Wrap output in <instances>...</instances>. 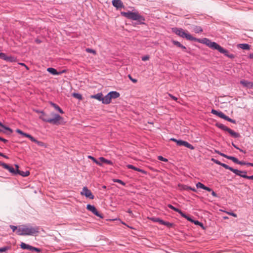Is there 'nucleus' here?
I'll list each match as a JSON object with an SVG mask.
<instances>
[{"mask_svg": "<svg viewBox=\"0 0 253 253\" xmlns=\"http://www.w3.org/2000/svg\"><path fill=\"white\" fill-rule=\"evenodd\" d=\"M114 182H118V183H119L120 184H121L122 185H125V183L123 181H122L121 180H120V179H114L113 180Z\"/></svg>", "mask_w": 253, "mask_h": 253, "instance_id": "39", "label": "nucleus"}, {"mask_svg": "<svg viewBox=\"0 0 253 253\" xmlns=\"http://www.w3.org/2000/svg\"><path fill=\"white\" fill-rule=\"evenodd\" d=\"M158 159L159 160H161V161H164V162H167L168 161V160L167 159L163 158L162 156H159L158 157Z\"/></svg>", "mask_w": 253, "mask_h": 253, "instance_id": "52", "label": "nucleus"}, {"mask_svg": "<svg viewBox=\"0 0 253 253\" xmlns=\"http://www.w3.org/2000/svg\"><path fill=\"white\" fill-rule=\"evenodd\" d=\"M86 209L88 211H91L93 214H94L97 216L99 217L100 218L103 217L102 215L97 211V209L94 206L88 204L86 206Z\"/></svg>", "mask_w": 253, "mask_h": 253, "instance_id": "7", "label": "nucleus"}, {"mask_svg": "<svg viewBox=\"0 0 253 253\" xmlns=\"http://www.w3.org/2000/svg\"><path fill=\"white\" fill-rule=\"evenodd\" d=\"M184 217L185 218H186L187 220H188L189 221H190L191 222H194V221L190 217L187 216L186 215V217Z\"/></svg>", "mask_w": 253, "mask_h": 253, "instance_id": "60", "label": "nucleus"}, {"mask_svg": "<svg viewBox=\"0 0 253 253\" xmlns=\"http://www.w3.org/2000/svg\"><path fill=\"white\" fill-rule=\"evenodd\" d=\"M81 195L85 196L86 197L90 199H94V196L92 195L90 190L87 189V187H84L83 188L82 191L81 192Z\"/></svg>", "mask_w": 253, "mask_h": 253, "instance_id": "8", "label": "nucleus"}, {"mask_svg": "<svg viewBox=\"0 0 253 253\" xmlns=\"http://www.w3.org/2000/svg\"><path fill=\"white\" fill-rule=\"evenodd\" d=\"M99 160L101 162L107 164L108 165H113V163L112 162V161H111L110 160H107V159H105L103 157H100L99 158Z\"/></svg>", "mask_w": 253, "mask_h": 253, "instance_id": "23", "label": "nucleus"}, {"mask_svg": "<svg viewBox=\"0 0 253 253\" xmlns=\"http://www.w3.org/2000/svg\"><path fill=\"white\" fill-rule=\"evenodd\" d=\"M10 227L12 230L13 232H16L18 229V226L17 227L14 225H10Z\"/></svg>", "mask_w": 253, "mask_h": 253, "instance_id": "41", "label": "nucleus"}, {"mask_svg": "<svg viewBox=\"0 0 253 253\" xmlns=\"http://www.w3.org/2000/svg\"><path fill=\"white\" fill-rule=\"evenodd\" d=\"M112 4L114 6L117 7V8L124 7L123 3L121 0H113L112 1Z\"/></svg>", "mask_w": 253, "mask_h": 253, "instance_id": "15", "label": "nucleus"}, {"mask_svg": "<svg viewBox=\"0 0 253 253\" xmlns=\"http://www.w3.org/2000/svg\"><path fill=\"white\" fill-rule=\"evenodd\" d=\"M246 162H244V161H240L239 160H238V162H237V164H239V165H246Z\"/></svg>", "mask_w": 253, "mask_h": 253, "instance_id": "55", "label": "nucleus"}, {"mask_svg": "<svg viewBox=\"0 0 253 253\" xmlns=\"http://www.w3.org/2000/svg\"><path fill=\"white\" fill-rule=\"evenodd\" d=\"M39 114V118L42 121L53 125H61L63 122V118L54 112L46 113L43 111L36 110Z\"/></svg>", "mask_w": 253, "mask_h": 253, "instance_id": "1", "label": "nucleus"}, {"mask_svg": "<svg viewBox=\"0 0 253 253\" xmlns=\"http://www.w3.org/2000/svg\"><path fill=\"white\" fill-rule=\"evenodd\" d=\"M88 158L91 160H92L94 163H95L97 165H99V166H102V163H100L99 161H97V160H96L94 157L91 156H88Z\"/></svg>", "mask_w": 253, "mask_h": 253, "instance_id": "27", "label": "nucleus"}, {"mask_svg": "<svg viewBox=\"0 0 253 253\" xmlns=\"http://www.w3.org/2000/svg\"><path fill=\"white\" fill-rule=\"evenodd\" d=\"M253 163H249V162H246V165L248 166H252V167Z\"/></svg>", "mask_w": 253, "mask_h": 253, "instance_id": "62", "label": "nucleus"}, {"mask_svg": "<svg viewBox=\"0 0 253 253\" xmlns=\"http://www.w3.org/2000/svg\"><path fill=\"white\" fill-rule=\"evenodd\" d=\"M172 31L179 36L182 38H185L188 40L191 41H196L197 40L195 38L193 37L188 32H185L182 29L174 28H172Z\"/></svg>", "mask_w": 253, "mask_h": 253, "instance_id": "3", "label": "nucleus"}, {"mask_svg": "<svg viewBox=\"0 0 253 253\" xmlns=\"http://www.w3.org/2000/svg\"><path fill=\"white\" fill-rule=\"evenodd\" d=\"M16 131L17 133H19L20 134H22V135H23L24 136H25V134H27V133L23 132L22 130H20L19 129H16Z\"/></svg>", "mask_w": 253, "mask_h": 253, "instance_id": "47", "label": "nucleus"}, {"mask_svg": "<svg viewBox=\"0 0 253 253\" xmlns=\"http://www.w3.org/2000/svg\"><path fill=\"white\" fill-rule=\"evenodd\" d=\"M211 113H213V114L216 115L217 116H218L219 117L218 114L222 113V112H218L215 110L212 109L211 111Z\"/></svg>", "mask_w": 253, "mask_h": 253, "instance_id": "45", "label": "nucleus"}, {"mask_svg": "<svg viewBox=\"0 0 253 253\" xmlns=\"http://www.w3.org/2000/svg\"><path fill=\"white\" fill-rule=\"evenodd\" d=\"M0 58L6 61H12L13 58L11 57H8L4 53H0Z\"/></svg>", "mask_w": 253, "mask_h": 253, "instance_id": "21", "label": "nucleus"}, {"mask_svg": "<svg viewBox=\"0 0 253 253\" xmlns=\"http://www.w3.org/2000/svg\"><path fill=\"white\" fill-rule=\"evenodd\" d=\"M168 207H169L170 209L174 210V211L179 213L182 216L186 217V214H185L181 210H179V209L174 207L171 205H168Z\"/></svg>", "mask_w": 253, "mask_h": 253, "instance_id": "19", "label": "nucleus"}, {"mask_svg": "<svg viewBox=\"0 0 253 253\" xmlns=\"http://www.w3.org/2000/svg\"><path fill=\"white\" fill-rule=\"evenodd\" d=\"M149 56L148 55L144 56L142 57V60L144 61L148 60L149 59Z\"/></svg>", "mask_w": 253, "mask_h": 253, "instance_id": "51", "label": "nucleus"}, {"mask_svg": "<svg viewBox=\"0 0 253 253\" xmlns=\"http://www.w3.org/2000/svg\"><path fill=\"white\" fill-rule=\"evenodd\" d=\"M127 168L128 169H133L134 170H135L136 169V167H134L133 166L131 165H127L126 166Z\"/></svg>", "mask_w": 253, "mask_h": 253, "instance_id": "53", "label": "nucleus"}, {"mask_svg": "<svg viewBox=\"0 0 253 253\" xmlns=\"http://www.w3.org/2000/svg\"><path fill=\"white\" fill-rule=\"evenodd\" d=\"M240 83L243 86L245 87L248 88H253V82L243 80H241Z\"/></svg>", "mask_w": 253, "mask_h": 253, "instance_id": "9", "label": "nucleus"}, {"mask_svg": "<svg viewBox=\"0 0 253 253\" xmlns=\"http://www.w3.org/2000/svg\"><path fill=\"white\" fill-rule=\"evenodd\" d=\"M242 176L245 178L253 180V175L251 176H248L247 175L244 174Z\"/></svg>", "mask_w": 253, "mask_h": 253, "instance_id": "42", "label": "nucleus"}, {"mask_svg": "<svg viewBox=\"0 0 253 253\" xmlns=\"http://www.w3.org/2000/svg\"><path fill=\"white\" fill-rule=\"evenodd\" d=\"M0 156H2L6 159H8V157L6 155H4L3 154H2L0 152Z\"/></svg>", "mask_w": 253, "mask_h": 253, "instance_id": "63", "label": "nucleus"}, {"mask_svg": "<svg viewBox=\"0 0 253 253\" xmlns=\"http://www.w3.org/2000/svg\"><path fill=\"white\" fill-rule=\"evenodd\" d=\"M184 141L181 140H177L176 143H177V144L178 146H183V144Z\"/></svg>", "mask_w": 253, "mask_h": 253, "instance_id": "46", "label": "nucleus"}, {"mask_svg": "<svg viewBox=\"0 0 253 253\" xmlns=\"http://www.w3.org/2000/svg\"><path fill=\"white\" fill-rule=\"evenodd\" d=\"M227 213H228V214L231 215H232V216H233L234 217H237V214L236 213H234V212H228Z\"/></svg>", "mask_w": 253, "mask_h": 253, "instance_id": "59", "label": "nucleus"}, {"mask_svg": "<svg viewBox=\"0 0 253 253\" xmlns=\"http://www.w3.org/2000/svg\"><path fill=\"white\" fill-rule=\"evenodd\" d=\"M47 71L53 75H59L62 73H64L65 72L64 71H63L61 72H58L55 69L53 68H47Z\"/></svg>", "mask_w": 253, "mask_h": 253, "instance_id": "16", "label": "nucleus"}, {"mask_svg": "<svg viewBox=\"0 0 253 253\" xmlns=\"http://www.w3.org/2000/svg\"><path fill=\"white\" fill-rule=\"evenodd\" d=\"M109 94L111 99L112 98H117L120 96V93L117 91H111L109 93Z\"/></svg>", "mask_w": 253, "mask_h": 253, "instance_id": "22", "label": "nucleus"}, {"mask_svg": "<svg viewBox=\"0 0 253 253\" xmlns=\"http://www.w3.org/2000/svg\"><path fill=\"white\" fill-rule=\"evenodd\" d=\"M219 117L222 119H223L233 124H236V121L230 118L229 117L225 115L223 113H219Z\"/></svg>", "mask_w": 253, "mask_h": 253, "instance_id": "14", "label": "nucleus"}, {"mask_svg": "<svg viewBox=\"0 0 253 253\" xmlns=\"http://www.w3.org/2000/svg\"><path fill=\"white\" fill-rule=\"evenodd\" d=\"M169 96H170L172 99H173L175 101H177V98L173 96L172 94H169Z\"/></svg>", "mask_w": 253, "mask_h": 253, "instance_id": "56", "label": "nucleus"}, {"mask_svg": "<svg viewBox=\"0 0 253 253\" xmlns=\"http://www.w3.org/2000/svg\"><path fill=\"white\" fill-rule=\"evenodd\" d=\"M183 146H184L186 147L187 148H188L191 150L194 149V147L192 145H191L190 144H189V143H188L187 142L185 141H184Z\"/></svg>", "mask_w": 253, "mask_h": 253, "instance_id": "29", "label": "nucleus"}, {"mask_svg": "<svg viewBox=\"0 0 253 253\" xmlns=\"http://www.w3.org/2000/svg\"><path fill=\"white\" fill-rule=\"evenodd\" d=\"M72 95L75 98H77V99H78L79 100H82V98H83L82 95L81 94H79V93H73Z\"/></svg>", "mask_w": 253, "mask_h": 253, "instance_id": "31", "label": "nucleus"}, {"mask_svg": "<svg viewBox=\"0 0 253 253\" xmlns=\"http://www.w3.org/2000/svg\"><path fill=\"white\" fill-rule=\"evenodd\" d=\"M193 31L196 33H199L202 31V29L200 27H196L194 28Z\"/></svg>", "mask_w": 253, "mask_h": 253, "instance_id": "35", "label": "nucleus"}, {"mask_svg": "<svg viewBox=\"0 0 253 253\" xmlns=\"http://www.w3.org/2000/svg\"><path fill=\"white\" fill-rule=\"evenodd\" d=\"M159 222L163 225H168L169 224V223L165 222V221H164L163 220H162L161 219H160Z\"/></svg>", "mask_w": 253, "mask_h": 253, "instance_id": "54", "label": "nucleus"}, {"mask_svg": "<svg viewBox=\"0 0 253 253\" xmlns=\"http://www.w3.org/2000/svg\"><path fill=\"white\" fill-rule=\"evenodd\" d=\"M226 159H228L229 160H230L231 161H232L234 163L237 164V162H238V159L233 157V156H227V157Z\"/></svg>", "mask_w": 253, "mask_h": 253, "instance_id": "30", "label": "nucleus"}, {"mask_svg": "<svg viewBox=\"0 0 253 253\" xmlns=\"http://www.w3.org/2000/svg\"><path fill=\"white\" fill-rule=\"evenodd\" d=\"M36 143H37L39 146H43V143L41 142V141H39L38 140H37V142H36Z\"/></svg>", "mask_w": 253, "mask_h": 253, "instance_id": "58", "label": "nucleus"}, {"mask_svg": "<svg viewBox=\"0 0 253 253\" xmlns=\"http://www.w3.org/2000/svg\"><path fill=\"white\" fill-rule=\"evenodd\" d=\"M50 104H51V105L52 106H53L56 110L58 111L61 114H63L64 113V112L60 108V107L59 106H58L57 105H56V104L53 103V102H50Z\"/></svg>", "mask_w": 253, "mask_h": 253, "instance_id": "24", "label": "nucleus"}, {"mask_svg": "<svg viewBox=\"0 0 253 253\" xmlns=\"http://www.w3.org/2000/svg\"><path fill=\"white\" fill-rule=\"evenodd\" d=\"M216 126L219 128L223 130L227 131V129H228V127L222 124L221 123H217L216 124Z\"/></svg>", "mask_w": 253, "mask_h": 253, "instance_id": "25", "label": "nucleus"}, {"mask_svg": "<svg viewBox=\"0 0 253 253\" xmlns=\"http://www.w3.org/2000/svg\"><path fill=\"white\" fill-rule=\"evenodd\" d=\"M0 140L1 141H3V142H4V143H6V142H7V140H6V139H4V138H2V137H0Z\"/></svg>", "mask_w": 253, "mask_h": 253, "instance_id": "61", "label": "nucleus"}, {"mask_svg": "<svg viewBox=\"0 0 253 253\" xmlns=\"http://www.w3.org/2000/svg\"><path fill=\"white\" fill-rule=\"evenodd\" d=\"M182 189L183 190H192L193 191H195V190L194 189H192L191 188L189 187H188L186 185H183L182 186Z\"/></svg>", "mask_w": 253, "mask_h": 253, "instance_id": "40", "label": "nucleus"}, {"mask_svg": "<svg viewBox=\"0 0 253 253\" xmlns=\"http://www.w3.org/2000/svg\"><path fill=\"white\" fill-rule=\"evenodd\" d=\"M121 15L126 17L127 18L132 19L133 20H137L141 21L144 20V18L141 15H140L138 12H121Z\"/></svg>", "mask_w": 253, "mask_h": 253, "instance_id": "4", "label": "nucleus"}, {"mask_svg": "<svg viewBox=\"0 0 253 253\" xmlns=\"http://www.w3.org/2000/svg\"><path fill=\"white\" fill-rule=\"evenodd\" d=\"M239 46L243 49L249 50L250 49V45L247 43L240 44Z\"/></svg>", "mask_w": 253, "mask_h": 253, "instance_id": "26", "label": "nucleus"}, {"mask_svg": "<svg viewBox=\"0 0 253 253\" xmlns=\"http://www.w3.org/2000/svg\"><path fill=\"white\" fill-rule=\"evenodd\" d=\"M216 152L217 154H218L219 155H220V156H222V157H224V158H227V156H228V155H226V154H223V153H221V152H219V151H216Z\"/></svg>", "mask_w": 253, "mask_h": 253, "instance_id": "48", "label": "nucleus"}, {"mask_svg": "<svg viewBox=\"0 0 253 253\" xmlns=\"http://www.w3.org/2000/svg\"><path fill=\"white\" fill-rule=\"evenodd\" d=\"M129 79L134 83H136L137 81L136 79H133L131 76L129 75L128 76Z\"/></svg>", "mask_w": 253, "mask_h": 253, "instance_id": "50", "label": "nucleus"}, {"mask_svg": "<svg viewBox=\"0 0 253 253\" xmlns=\"http://www.w3.org/2000/svg\"><path fill=\"white\" fill-rule=\"evenodd\" d=\"M207 191H208L211 193V195H212L214 197H217V194L214 192L209 187H207Z\"/></svg>", "mask_w": 253, "mask_h": 253, "instance_id": "28", "label": "nucleus"}, {"mask_svg": "<svg viewBox=\"0 0 253 253\" xmlns=\"http://www.w3.org/2000/svg\"><path fill=\"white\" fill-rule=\"evenodd\" d=\"M10 249V247L8 246H5L2 248H0V253L5 252L8 250Z\"/></svg>", "mask_w": 253, "mask_h": 253, "instance_id": "34", "label": "nucleus"}, {"mask_svg": "<svg viewBox=\"0 0 253 253\" xmlns=\"http://www.w3.org/2000/svg\"><path fill=\"white\" fill-rule=\"evenodd\" d=\"M196 186L197 188H202L203 189H206V186L200 182L197 183L196 184Z\"/></svg>", "mask_w": 253, "mask_h": 253, "instance_id": "33", "label": "nucleus"}, {"mask_svg": "<svg viewBox=\"0 0 253 253\" xmlns=\"http://www.w3.org/2000/svg\"><path fill=\"white\" fill-rule=\"evenodd\" d=\"M0 126L2 127V128H4L5 129H6L7 130H8L10 133H12V130L9 127H6V126H3L2 124V123L0 122Z\"/></svg>", "mask_w": 253, "mask_h": 253, "instance_id": "36", "label": "nucleus"}, {"mask_svg": "<svg viewBox=\"0 0 253 253\" xmlns=\"http://www.w3.org/2000/svg\"><path fill=\"white\" fill-rule=\"evenodd\" d=\"M39 228L38 227H34L31 226L22 225L18 226V230L16 234L18 235H33L38 233Z\"/></svg>", "mask_w": 253, "mask_h": 253, "instance_id": "2", "label": "nucleus"}, {"mask_svg": "<svg viewBox=\"0 0 253 253\" xmlns=\"http://www.w3.org/2000/svg\"><path fill=\"white\" fill-rule=\"evenodd\" d=\"M160 219V218H153V220L154 221H155V222H159V221Z\"/></svg>", "mask_w": 253, "mask_h": 253, "instance_id": "64", "label": "nucleus"}, {"mask_svg": "<svg viewBox=\"0 0 253 253\" xmlns=\"http://www.w3.org/2000/svg\"><path fill=\"white\" fill-rule=\"evenodd\" d=\"M25 136L29 138L32 142H34L35 143L37 142V139L29 134H25Z\"/></svg>", "mask_w": 253, "mask_h": 253, "instance_id": "32", "label": "nucleus"}, {"mask_svg": "<svg viewBox=\"0 0 253 253\" xmlns=\"http://www.w3.org/2000/svg\"><path fill=\"white\" fill-rule=\"evenodd\" d=\"M15 167L16 169V174H18L22 176L25 177L27 176L30 174V172L29 171H21L18 169L19 167L17 165H15Z\"/></svg>", "mask_w": 253, "mask_h": 253, "instance_id": "12", "label": "nucleus"}, {"mask_svg": "<svg viewBox=\"0 0 253 253\" xmlns=\"http://www.w3.org/2000/svg\"><path fill=\"white\" fill-rule=\"evenodd\" d=\"M136 171H139V172H141L142 173H145V171L143 170V169H140L139 168H136V169H135Z\"/></svg>", "mask_w": 253, "mask_h": 253, "instance_id": "57", "label": "nucleus"}, {"mask_svg": "<svg viewBox=\"0 0 253 253\" xmlns=\"http://www.w3.org/2000/svg\"><path fill=\"white\" fill-rule=\"evenodd\" d=\"M219 52L221 53L224 54L225 56L231 59H233L235 57V55L234 54L232 53H229V51L223 48L222 47H221Z\"/></svg>", "mask_w": 253, "mask_h": 253, "instance_id": "10", "label": "nucleus"}, {"mask_svg": "<svg viewBox=\"0 0 253 253\" xmlns=\"http://www.w3.org/2000/svg\"><path fill=\"white\" fill-rule=\"evenodd\" d=\"M193 222H194L195 224L200 225L203 228V229H204V227L203 226V224L199 222L198 221H194Z\"/></svg>", "mask_w": 253, "mask_h": 253, "instance_id": "49", "label": "nucleus"}, {"mask_svg": "<svg viewBox=\"0 0 253 253\" xmlns=\"http://www.w3.org/2000/svg\"><path fill=\"white\" fill-rule=\"evenodd\" d=\"M207 46H208L212 49H216L219 51L221 46L214 42H211L207 39Z\"/></svg>", "mask_w": 253, "mask_h": 253, "instance_id": "5", "label": "nucleus"}, {"mask_svg": "<svg viewBox=\"0 0 253 253\" xmlns=\"http://www.w3.org/2000/svg\"><path fill=\"white\" fill-rule=\"evenodd\" d=\"M220 166H221L222 167L224 168L225 169H229V170H231V171L234 172L235 174H238V173L240 172L238 169H233V168L229 167V166H228L227 165H226L225 164L221 163V165H220Z\"/></svg>", "mask_w": 253, "mask_h": 253, "instance_id": "13", "label": "nucleus"}, {"mask_svg": "<svg viewBox=\"0 0 253 253\" xmlns=\"http://www.w3.org/2000/svg\"><path fill=\"white\" fill-rule=\"evenodd\" d=\"M1 166L5 169H7L9 172L11 173L16 174V169L15 170L12 167H10V166L6 164L5 163H1Z\"/></svg>", "mask_w": 253, "mask_h": 253, "instance_id": "11", "label": "nucleus"}, {"mask_svg": "<svg viewBox=\"0 0 253 253\" xmlns=\"http://www.w3.org/2000/svg\"><path fill=\"white\" fill-rule=\"evenodd\" d=\"M90 97L91 98L96 99L99 101H101L102 102L103 94L102 93H98L96 94L91 95Z\"/></svg>", "mask_w": 253, "mask_h": 253, "instance_id": "18", "label": "nucleus"}, {"mask_svg": "<svg viewBox=\"0 0 253 253\" xmlns=\"http://www.w3.org/2000/svg\"><path fill=\"white\" fill-rule=\"evenodd\" d=\"M85 50L88 53H93L94 55H96V51L94 50L90 49V48H86L85 49Z\"/></svg>", "mask_w": 253, "mask_h": 253, "instance_id": "37", "label": "nucleus"}, {"mask_svg": "<svg viewBox=\"0 0 253 253\" xmlns=\"http://www.w3.org/2000/svg\"><path fill=\"white\" fill-rule=\"evenodd\" d=\"M172 43H173L174 45H175L176 46H178V47H180L181 46V44L179 42H177V41H172Z\"/></svg>", "mask_w": 253, "mask_h": 253, "instance_id": "43", "label": "nucleus"}, {"mask_svg": "<svg viewBox=\"0 0 253 253\" xmlns=\"http://www.w3.org/2000/svg\"><path fill=\"white\" fill-rule=\"evenodd\" d=\"M239 171L240 172L238 173V174H237V175H239V176L243 177L242 175H243L244 174L247 175V172L246 171H245V170L242 171V170H239Z\"/></svg>", "mask_w": 253, "mask_h": 253, "instance_id": "38", "label": "nucleus"}, {"mask_svg": "<svg viewBox=\"0 0 253 253\" xmlns=\"http://www.w3.org/2000/svg\"><path fill=\"white\" fill-rule=\"evenodd\" d=\"M227 131L232 136L234 137V138H238V137H240V134L238 133L235 132L234 131H233V130H232L231 129H230L229 128H228Z\"/></svg>", "mask_w": 253, "mask_h": 253, "instance_id": "20", "label": "nucleus"}, {"mask_svg": "<svg viewBox=\"0 0 253 253\" xmlns=\"http://www.w3.org/2000/svg\"><path fill=\"white\" fill-rule=\"evenodd\" d=\"M111 99L109 94V93L104 97L103 96L102 103L104 104H108L111 102Z\"/></svg>", "mask_w": 253, "mask_h": 253, "instance_id": "17", "label": "nucleus"}, {"mask_svg": "<svg viewBox=\"0 0 253 253\" xmlns=\"http://www.w3.org/2000/svg\"><path fill=\"white\" fill-rule=\"evenodd\" d=\"M20 247L21 249L24 250H28L29 251H31L32 252L33 251H36L40 252L41 251V250L39 248H37L34 247H32L29 245L26 244L22 242L20 244Z\"/></svg>", "mask_w": 253, "mask_h": 253, "instance_id": "6", "label": "nucleus"}, {"mask_svg": "<svg viewBox=\"0 0 253 253\" xmlns=\"http://www.w3.org/2000/svg\"><path fill=\"white\" fill-rule=\"evenodd\" d=\"M211 161L217 165H219L220 166V165H221V163L220 162H219L218 160H216L214 158H212Z\"/></svg>", "mask_w": 253, "mask_h": 253, "instance_id": "44", "label": "nucleus"}]
</instances>
